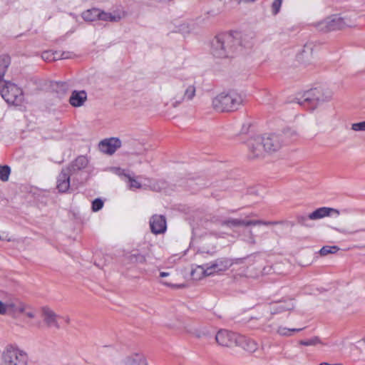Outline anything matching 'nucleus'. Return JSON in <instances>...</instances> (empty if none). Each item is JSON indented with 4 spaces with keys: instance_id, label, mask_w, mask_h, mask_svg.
Wrapping results in <instances>:
<instances>
[{
    "instance_id": "nucleus-1",
    "label": "nucleus",
    "mask_w": 365,
    "mask_h": 365,
    "mask_svg": "<svg viewBox=\"0 0 365 365\" xmlns=\"http://www.w3.org/2000/svg\"><path fill=\"white\" fill-rule=\"evenodd\" d=\"M242 34L225 32L216 35L211 41V52L217 58H232L242 50Z\"/></svg>"
},
{
    "instance_id": "nucleus-2",
    "label": "nucleus",
    "mask_w": 365,
    "mask_h": 365,
    "mask_svg": "<svg viewBox=\"0 0 365 365\" xmlns=\"http://www.w3.org/2000/svg\"><path fill=\"white\" fill-rule=\"evenodd\" d=\"M243 97L235 90L223 91L212 99L213 108L218 112H232L242 105Z\"/></svg>"
},
{
    "instance_id": "nucleus-3",
    "label": "nucleus",
    "mask_w": 365,
    "mask_h": 365,
    "mask_svg": "<svg viewBox=\"0 0 365 365\" xmlns=\"http://www.w3.org/2000/svg\"><path fill=\"white\" fill-rule=\"evenodd\" d=\"M88 164V158L80 155L73 160L69 166L61 170L57 178V189L61 192H66L70 187L71 176L76 175Z\"/></svg>"
},
{
    "instance_id": "nucleus-4",
    "label": "nucleus",
    "mask_w": 365,
    "mask_h": 365,
    "mask_svg": "<svg viewBox=\"0 0 365 365\" xmlns=\"http://www.w3.org/2000/svg\"><path fill=\"white\" fill-rule=\"evenodd\" d=\"M330 91L324 92L321 88H312L305 91L299 98H296L294 102L304 108L314 110L319 105L331 98Z\"/></svg>"
},
{
    "instance_id": "nucleus-5",
    "label": "nucleus",
    "mask_w": 365,
    "mask_h": 365,
    "mask_svg": "<svg viewBox=\"0 0 365 365\" xmlns=\"http://www.w3.org/2000/svg\"><path fill=\"white\" fill-rule=\"evenodd\" d=\"M0 94L8 104L20 106L24 101L21 88L9 81H0Z\"/></svg>"
},
{
    "instance_id": "nucleus-6",
    "label": "nucleus",
    "mask_w": 365,
    "mask_h": 365,
    "mask_svg": "<svg viewBox=\"0 0 365 365\" xmlns=\"http://www.w3.org/2000/svg\"><path fill=\"white\" fill-rule=\"evenodd\" d=\"M0 365H28V356L19 349L9 346L2 354Z\"/></svg>"
},
{
    "instance_id": "nucleus-7",
    "label": "nucleus",
    "mask_w": 365,
    "mask_h": 365,
    "mask_svg": "<svg viewBox=\"0 0 365 365\" xmlns=\"http://www.w3.org/2000/svg\"><path fill=\"white\" fill-rule=\"evenodd\" d=\"M233 264L231 259L227 257H222L217 259L210 263L203 264L198 266L202 270L204 275L210 276L215 273L224 272L228 269Z\"/></svg>"
},
{
    "instance_id": "nucleus-8",
    "label": "nucleus",
    "mask_w": 365,
    "mask_h": 365,
    "mask_svg": "<svg viewBox=\"0 0 365 365\" xmlns=\"http://www.w3.org/2000/svg\"><path fill=\"white\" fill-rule=\"evenodd\" d=\"M182 88L184 89L182 94H176L173 98V106L177 107L182 102L191 101L195 96V82L192 78H187L182 83Z\"/></svg>"
},
{
    "instance_id": "nucleus-9",
    "label": "nucleus",
    "mask_w": 365,
    "mask_h": 365,
    "mask_svg": "<svg viewBox=\"0 0 365 365\" xmlns=\"http://www.w3.org/2000/svg\"><path fill=\"white\" fill-rule=\"evenodd\" d=\"M349 26L344 21V19L339 15H333L327 17L318 24V29L323 32H328L341 29Z\"/></svg>"
},
{
    "instance_id": "nucleus-10",
    "label": "nucleus",
    "mask_w": 365,
    "mask_h": 365,
    "mask_svg": "<svg viewBox=\"0 0 365 365\" xmlns=\"http://www.w3.org/2000/svg\"><path fill=\"white\" fill-rule=\"evenodd\" d=\"M247 147L249 149V158L256 159L262 158L266 151L264 146L263 138L262 136H256L250 138L247 141Z\"/></svg>"
},
{
    "instance_id": "nucleus-11",
    "label": "nucleus",
    "mask_w": 365,
    "mask_h": 365,
    "mask_svg": "<svg viewBox=\"0 0 365 365\" xmlns=\"http://www.w3.org/2000/svg\"><path fill=\"white\" fill-rule=\"evenodd\" d=\"M239 334L228 330H220L216 336V341L222 346H232L237 344Z\"/></svg>"
},
{
    "instance_id": "nucleus-12",
    "label": "nucleus",
    "mask_w": 365,
    "mask_h": 365,
    "mask_svg": "<svg viewBox=\"0 0 365 365\" xmlns=\"http://www.w3.org/2000/svg\"><path fill=\"white\" fill-rule=\"evenodd\" d=\"M262 138H263L264 146L267 152H276L282 146L283 137L282 135L269 134L263 135Z\"/></svg>"
},
{
    "instance_id": "nucleus-13",
    "label": "nucleus",
    "mask_w": 365,
    "mask_h": 365,
    "mask_svg": "<svg viewBox=\"0 0 365 365\" xmlns=\"http://www.w3.org/2000/svg\"><path fill=\"white\" fill-rule=\"evenodd\" d=\"M149 224L151 232L155 235L163 234L167 230L166 218L162 215H153Z\"/></svg>"
},
{
    "instance_id": "nucleus-14",
    "label": "nucleus",
    "mask_w": 365,
    "mask_h": 365,
    "mask_svg": "<svg viewBox=\"0 0 365 365\" xmlns=\"http://www.w3.org/2000/svg\"><path fill=\"white\" fill-rule=\"evenodd\" d=\"M121 146V140L118 138L105 139L99 143V150L108 155L113 154Z\"/></svg>"
},
{
    "instance_id": "nucleus-15",
    "label": "nucleus",
    "mask_w": 365,
    "mask_h": 365,
    "mask_svg": "<svg viewBox=\"0 0 365 365\" xmlns=\"http://www.w3.org/2000/svg\"><path fill=\"white\" fill-rule=\"evenodd\" d=\"M42 317L43 321L48 327H55L58 329L61 328L59 323L58 322V318L61 317L57 315L52 309L48 307H43L41 309Z\"/></svg>"
},
{
    "instance_id": "nucleus-16",
    "label": "nucleus",
    "mask_w": 365,
    "mask_h": 365,
    "mask_svg": "<svg viewBox=\"0 0 365 365\" xmlns=\"http://www.w3.org/2000/svg\"><path fill=\"white\" fill-rule=\"evenodd\" d=\"M332 214L339 215L340 214V212L339 210L334 208L322 207L317 208V210L309 214L308 217L311 220H317L324 217L330 216Z\"/></svg>"
},
{
    "instance_id": "nucleus-17",
    "label": "nucleus",
    "mask_w": 365,
    "mask_h": 365,
    "mask_svg": "<svg viewBox=\"0 0 365 365\" xmlns=\"http://www.w3.org/2000/svg\"><path fill=\"white\" fill-rule=\"evenodd\" d=\"M238 339L237 346H241L245 351L253 353L257 350L258 344L255 340L242 335H240Z\"/></svg>"
},
{
    "instance_id": "nucleus-18",
    "label": "nucleus",
    "mask_w": 365,
    "mask_h": 365,
    "mask_svg": "<svg viewBox=\"0 0 365 365\" xmlns=\"http://www.w3.org/2000/svg\"><path fill=\"white\" fill-rule=\"evenodd\" d=\"M294 308V304L291 299L287 300H282L278 302L276 304L273 305L270 309L272 314H277L285 311L292 310Z\"/></svg>"
},
{
    "instance_id": "nucleus-19",
    "label": "nucleus",
    "mask_w": 365,
    "mask_h": 365,
    "mask_svg": "<svg viewBox=\"0 0 365 365\" xmlns=\"http://www.w3.org/2000/svg\"><path fill=\"white\" fill-rule=\"evenodd\" d=\"M120 365H148V362L142 354L135 353L126 356Z\"/></svg>"
},
{
    "instance_id": "nucleus-20",
    "label": "nucleus",
    "mask_w": 365,
    "mask_h": 365,
    "mask_svg": "<svg viewBox=\"0 0 365 365\" xmlns=\"http://www.w3.org/2000/svg\"><path fill=\"white\" fill-rule=\"evenodd\" d=\"M87 99L85 91H73L70 96L69 103L73 107H80Z\"/></svg>"
},
{
    "instance_id": "nucleus-21",
    "label": "nucleus",
    "mask_w": 365,
    "mask_h": 365,
    "mask_svg": "<svg viewBox=\"0 0 365 365\" xmlns=\"http://www.w3.org/2000/svg\"><path fill=\"white\" fill-rule=\"evenodd\" d=\"M11 59L7 55L0 56V81H5L4 76L10 65Z\"/></svg>"
},
{
    "instance_id": "nucleus-22",
    "label": "nucleus",
    "mask_w": 365,
    "mask_h": 365,
    "mask_svg": "<svg viewBox=\"0 0 365 365\" xmlns=\"http://www.w3.org/2000/svg\"><path fill=\"white\" fill-rule=\"evenodd\" d=\"M99 9L92 8L83 11L81 14L82 18L86 21H93L98 19Z\"/></svg>"
},
{
    "instance_id": "nucleus-23",
    "label": "nucleus",
    "mask_w": 365,
    "mask_h": 365,
    "mask_svg": "<svg viewBox=\"0 0 365 365\" xmlns=\"http://www.w3.org/2000/svg\"><path fill=\"white\" fill-rule=\"evenodd\" d=\"M116 174H118L119 176H124L125 178H126L128 180V182H130V188L141 187V184L135 179H134L133 177H131L129 174H126L124 170H122L120 168H116Z\"/></svg>"
},
{
    "instance_id": "nucleus-24",
    "label": "nucleus",
    "mask_w": 365,
    "mask_h": 365,
    "mask_svg": "<svg viewBox=\"0 0 365 365\" xmlns=\"http://www.w3.org/2000/svg\"><path fill=\"white\" fill-rule=\"evenodd\" d=\"M5 304V310L6 312L7 311H11L13 312H19V313H24L25 312V306L21 303H19V305H17L16 302H9L6 303H4Z\"/></svg>"
},
{
    "instance_id": "nucleus-25",
    "label": "nucleus",
    "mask_w": 365,
    "mask_h": 365,
    "mask_svg": "<svg viewBox=\"0 0 365 365\" xmlns=\"http://www.w3.org/2000/svg\"><path fill=\"white\" fill-rule=\"evenodd\" d=\"M281 223L277 221H263V220H244L242 226H250V225H277Z\"/></svg>"
},
{
    "instance_id": "nucleus-26",
    "label": "nucleus",
    "mask_w": 365,
    "mask_h": 365,
    "mask_svg": "<svg viewBox=\"0 0 365 365\" xmlns=\"http://www.w3.org/2000/svg\"><path fill=\"white\" fill-rule=\"evenodd\" d=\"M11 174V168L9 165H0V180L7 182Z\"/></svg>"
},
{
    "instance_id": "nucleus-27",
    "label": "nucleus",
    "mask_w": 365,
    "mask_h": 365,
    "mask_svg": "<svg viewBox=\"0 0 365 365\" xmlns=\"http://www.w3.org/2000/svg\"><path fill=\"white\" fill-rule=\"evenodd\" d=\"M304 329L305 327L299 329H288L286 327H279L277 329V333L281 336H291L292 333L300 331Z\"/></svg>"
},
{
    "instance_id": "nucleus-28",
    "label": "nucleus",
    "mask_w": 365,
    "mask_h": 365,
    "mask_svg": "<svg viewBox=\"0 0 365 365\" xmlns=\"http://www.w3.org/2000/svg\"><path fill=\"white\" fill-rule=\"evenodd\" d=\"M58 52H52L51 51H43L41 54V58L45 61H53L58 60Z\"/></svg>"
},
{
    "instance_id": "nucleus-29",
    "label": "nucleus",
    "mask_w": 365,
    "mask_h": 365,
    "mask_svg": "<svg viewBox=\"0 0 365 365\" xmlns=\"http://www.w3.org/2000/svg\"><path fill=\"white\" fill-rule=\"evenodd\" d=\"M339 250V248L337 246H324L319 250V254L322 256H325L328 254L336 253Z\"/></svg>"
},
{
    "instance_id": "nucleus-30",
    "label": "nucleus",
    "mask_w": 365,
    "mask_h": 365,
    "mask_svg": "<svg viewBox=\"0 0 365 365\" xmlns=\"http://www.w3.org/2000/svg\"><path fill=\"white\" fill-rule=\"evenodd\" d=\"M98 19L106 21H115L116 19L110 13H107L99 9Z\"/></svg>"
},
{
    "instance_id": "nucleus-31",
    "label": "nucleus",
    "mask_w": 365,
    "mask_h": 365,
    "mask_svg": "<svg viewBox=\"0 0 365 365\" xmlns=\"http://www.w3.org/2000/svg\"><path fill=\"white\" fill-rule=\"evenodd\" d=\"M242 223H243V220L229 219V220H225L222 222V225H226L229 227H235L242 226Z\"/></svg>"
},
{
    "instance_id": "nucleus-32",
    "label": "nucleus",
    "mask_w": 365,
    "mask_h": 365,
    "mask_svg": "<svg viewBox=\"0 0 365 365\" xmlns=\"http://www.w3.org/2000/svg\"><path fill=\"white\" fill-rule=\"evenodd\" d=\"M299 344L303 346H314L317 344H322V341L318 336H314L310 339L307 340H301L299 341Z\"/></svg>"
},
{
    "instance_id": "nucleus-33",
    "label": "nucleus",
    "mask_w": 365,
    "mask_h": 365,
    "mask_svg": "<svg viewBox=\"0 0 365 365\" xmlns=\"http://www.w3.org/2000/svg\"><path fill=\"white\" fill-rule=\"evenodd\" d=\"M129 259L132 262L143 263L145 262V257L138 252L131 254Z\"/></svg>"
},
{
    "instance_id": "nucleus-34",
    "label": "nucleus",
    "mask_w": 365,
    "mask_h": 365,
    "mask_svg": "<svg viewBox=\"0 0 365 365\" xmlns=\"http://www.w3.org/2000/svg\"><path fill=\"white\" fill-rule=\"evenodd\" d=\"M103 206V201L100 198H96L92 202V210L98 212L102 209Z\"/></svg>"
},
{
    "instance_id": "nucleus-35",
    "label": "nucleus",
    "mask_w": 365,
    "mask_h": 365,
    "mask_svg": "<svg viewBox=\"0 0 365 365\" xmlns=\"http://www.w3.org/2000/svg\"><path fill=\"white\" fill-rule=\"evenodd\" d=\"M282 0H274L272 4V12L274 15H276L279 13L281 6H282Z\"/></svg>"
},
{
    "instance_id": "nucleus-36",
    "label": "nucleus",
    "mask_w": 365,
    "mask_h": 365,
    "mask_svg": "<svg viewBox=\"0 0 365 365\" xmlns=\"http://www.w3.org/2000/svg\"><path fill=\"white\" fill-rule=\"evenodd\" d=\"M351 129L354 131H365V120L353 123L351 125Z\"/></svg>"
},
{
    "instance_id": "nucleus-37",
    "label": "nucleus",
    "mask_w": 365,
    "mask_h": 365,
    "mask_svg": "<svg viewBox=\"0 0 365 365\" xmlns=\"http://www.w3.org/2000/svg\"><path fill=\"white\" fill-rule=\"evenodd\" d=\"M308 220H309L308 216L298 215L297 217V223L301 225H303V226H308V225L307 223Z\"/></svg>"
},
{
    "instance_id": "nucleus-38",
    "label": "nucleus",
    "mask_w": 365,
    "mask_h": 365,
    "mask_svg": "<svg viewBox=\"0 0 365 365\" xmlns=\"http://www.w3.org/2000/svg\"><path fill=\"white\" fill-rule=\"evenodd\" d=\"M57 58L58 59H67L71 58V53L68 51H63L59 56L57 55Z\"/></svg>"
},
{
    "instance_id": "nucleus-39",
    "label": "nucleus",
    "mask_w": 365,
    "mask_h": 365,
    "mask_svg": "<svg viewBox=\"0 0 365 365\" xmlns=\"http://www.w3.org/2000/svg\"><path fill=\"white\" fill-rule=\"evenodd\" d=\"M332 228L342 234H354V233L356 232V231L349 232L348 230H346L345 229H339V228H336V227H332Z\"/></svg>"
},
{
    "instance_id": "nucleus-40",
    "label": "nucleus",
    "mask_w": 365,
    "mask_h": 365,
    "mask_svg": "<svg viewBox=\"0 0 365 365\" xmlns=\"http://www.w3.org/2000/svg\"><path fill=\"white\" fill-rule=\"evenodd\" d=\"M248 243L250 245H255L256 243L255 237H254L252 231H250V239L248 240Z\"/></svg>"
},
{
    "instance_id": "nucleus-41",
    "label": "nucleus",
    "mask_w": 365,
    "mask_h": 365,
    "mask_svg": "<svg viewBox=\"0 0 365 365\" xmlns=\"http://www.w3.org/2000/svg\"><path fill=\"white\" fill-rule=\"evenodd\" d=\"M5 304L2 302L0 301V314H5Z\"/></svg>"
},
{
    "instance_id": "nucleus-42",
    "label": "nucleus",
    "mask_w": 365,
    "mask_h": 365,
    "mask_svg": "<svg viewBox=\"0 0 365 365\" xmlns=\"http://www.w3.org/2000/svg\"><path fill=\"white\" fill-rule=\"evenodd\" d=\"M163 284L168 287H184V284L175 285V284H172L170 283H168L167 282H163Z\"/></svg>"
},
{
    "instance_id": "nucleus-43",
    "label": "nucleus",
    "mask_w": 365,
    "mask_h": 365,
    "mask_svg": "<svg viewBox=\"0 0 365 365\" xmlns=\"http://www.w3.org/2000/svg\"><path fill=\"white\" fill-rule=\"evenodd\" d=\"M205 253V252L204 251H198L197 253H196V257L197 258H200L201 257H203V255ZM207 254H210V255H212V253L209 252H206Z\"/></svg>"
},
{
    "instance_id": "nucleus-44",
    "label": "nucleus",
    "mask_w": 365,
    "mask_h": 365,
    "mask_svg": "<svg viewBox=\"0 0 365 365\" xmlns=\"http://www.w3.org/2000/svg\"><path fill=\"white\" fill-rule=\"evenodd\" d=\"M25 314H26L28 317H29V318H31V319H33V318H34V317H35V314H34L33 312H31V311L25 312Z\"/></svg>"
},
{
    "instance_id": "nucleus-45",
    "label": "nucleus",
    "mask_w": 365,
    "mask_h": 365,
    "mask_svg": "<svg viewBox=\"0 0 365 365\" xmlns=\"http://www.w3.org/2000/svg\"><path fill=\"white\" fill-rule=\"evenodd\" d=\"M60 318H62L65 323L68 324L71 322V319H70V317L68 316H65V317H61Z\"/></svg>"
},
{
    "instance_id": "nucleus-46",
    "label": "nucleus",
    "mask_w": 365,
    "mask_h": 365,
    "mask_svg": "<svg viewBox=\"0 0 365 365\" xmlns=\"http://www.w3.org/2000/svg\"><path fill=\"white\" fill-rule=\"evenodd\" d=\"M169 274H169V272H161L160 273V276L161 277H168V276H169Z\"/></svg>"
},
{
    "instance_id": "nucleus-47",
    "label": "nucleus",
    "mask_w": 365,
    "mask_h": 365,
    "mask_svg": "<svg viewBox=\"0 0 365 365\" xmlns=\"http://www.w3.org/2000/svg\"><path fill=\"white\" fill-rule=\"evenodd\" d=\"M248 128H249V125L248 126H245V125H243L241 132L242 133H246L248 130Z\"/></svg>"
},
{
    "instance_id": "nucleus-48",
    "label": "nucleus",
    "mask_w": 365,
    "mask_h": 365,
    "mask_svg": "<svg viewBox=\"0 0 365 365\" xmlns=\"http://www.w3.org/2000/svg\"><path fill=\"white\" fill-rule=\"evenodd\" d=\"M87 178H86L85 179H83V180H78V179H77V182H78V183H79V184H83L85 181H86V180H87Z\"/></svg>"
},
{
    "instance_id": "nucleus-49",
    "label": "nucleus",
    "mask_w": 365,
    "mask_h": 365,
    "mask_svg": "<svg viewBox=\"0 0 365 365\" xmlns=\"http://www.w3.org/2000/svg\"><path fill=\"white\" fill-rule=\"evenodd\" d=\"M319 365H331V364L327 363V362H322Z\"/></svg>"
},
{
    "instance_id": "nucleus-50",
    "label": "nucleus",
    "mask_w": 365,
    "mask_h": 365,
    "mask_svg": "<svg viewBox=\"0 0 365 365\" xmlns=\"http://www.w3.org/2000/svg\"><path fill=\"white\" fill-rule=\"evenodd\" d=\"M331 365H341V364H331Z\"/></svg>"
}]
</instances>
